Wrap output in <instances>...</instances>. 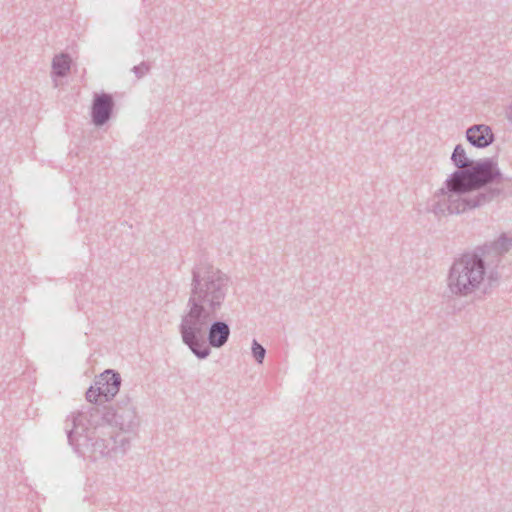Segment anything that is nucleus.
<instances>
[{"label": "nucleus", "instance_id": "obj_1", "mask_svg": "<svg viewBox=\"0 0 512 512\" xmlns=\"http://www.w3.org/2000/svg\"><path fill=\"white\" fill-rule=\"evenodd\" d=\"M499 175L496 165L492 161H484L474 168V172L455 173L449 181V187L453 191L465 192L477 189L492 181Z\"/></svg>", "mask_w": 512, "mask_h": 512}, {"label": "nucleus", "instance_id": "obj_2", "mask_svg": "<svg viewBox=\"0 0 512 512\" xmlns=\"http://www.w3.org/2000/svg\"><path fill=\"white\" fill-rule=\"evenodd\" d=\"M472 266L468 268L462 264L453 267L451 280H456V286L460 292H468L470 287H474L482 280L483 266L480 260L472 259Z\"/></svg>", "mask_w": 512, "mask_h": 512}, {"label": "nucleus", "instance_id": "obj_3", "mask_svg": "<svg viewBox=\"0 0 512 512\" xmlns=\"http://www.w3.org/2000/svg\"><path fill=\"white\" fill-rule=\"evenodd\" d=\"M98 390L103 395L104 398L114 396L118 390L120 385V378L117 374L107 370L103 374H101L98 382Z\"/></svg>", "mask_w": 512, "mask_h": 512}, {"label": "nucleus", "instance_id": "obj_4", "mask_svg": "<svg viewBox=\"0 0 512 512\" xmlns=\"http://www.w3.org/2000/svg\"><path fill=\"white\" fill-rule=\"evenodd\" d=\"M468 140L479 147H485L492 142L493 135L489 127L484 125L475 126L467 131Z\"/></svg>", "mask_w": 512, "mask_h": 512}, {"label": "nucleus", "instance_id": "obj_5", "mask_svg": "<svg viewBox=\"0 0 512 512\" xmlns=\"http://www.w3.org/2000/svg\"><path fill=\"white\" fill-rule=\"evenodd\" d=\"M111 106L109 96L102 95L96 98L93 106V119L96 124H103L108 119Z\"/></svg>", "mask_w": 512, "mask_h": 512}, {"label": "nucleus", "instance_id": "obj_6", "mask_svg": "<svg viewBox=\"0 0 512 512\" xmlns=\"http://www.w3.org/2000/svg\"><path fill=\"white\" fill-rule=\"evenodd\" d=\"M228 335H229V328L225 323H222V322L215 323L211 327L210 335H209L211 345H213L215 347L222 346L226 342Z\"/></svg>", "mask_w": 512, "mask_h": 512}, {"label": "nucleus", "instance_id": "obj_7", "mask_svg": "<svg viewBox=\"0 0 512 512\" xmlns=\"http://www.w3.org/2000/svg\"><path fill=\"white\" fill-rule=\"evenodd\" d=\"M70 68V59L66 55L57 56L53 62V69L58 75H64Z\"/></svg>", "mask_w": 512, "mask_h": 512}, {"label": "nucleus", "instance_id": "obj_8", "mask_svg": "<svg viewBox=\"0 0 512 512\" xmlns=\"http://www.w3.org/2000/svg\"><path fill=\"white\" fill-rule=\"evenodd\" d=\"M452 159L455 164L459 167H465L467 165V158L465 151L462 147L457 146L453 152Z\"/></svg>", "mask_w": 512, "mask_h": 512}, {"label": "nucleus", "instance_id": "obj_9", "mask_svg": "<svg viewBox=\"0 0 512 512\" xmlns=\"http://www.w3.org/2000/svg\"><path fill=\"white\" fill-rule=\"evenodd\" d=\"M252 352H253V355L255 357V359L261 363L264 356H265V349L260 345L258 344L257 342H254L253 343V347H252Z\"/></svg>", "mask_w": 512, "mask_h": 512}, {"label": "nucleus", "instance_id": "obj_10", "mask_svg": "<svg viewBox=\"0 0 512 512\" xmlns=\"http://www.w3.org/2000/svg\"><path fill=\"white\" fill-rule=\"evenodd\" d=\"M87 399L90 401V402H98L100 401V397L103 396L100 391L97 389H93V388H90L88 391H87Z\"/></svg>", "mask_w": 512, "mask_h": 512}, {"label": "nucleus", "instance_id": "obj_11", "mask_svg": "<svg viewBox=\"0 0 512 512\" xmlns=\"http://www.w3.org/2000/svg\"><path fill=\"white\" fill-rule=\"evenodd\" d=\"M183 338H184L185 342H188V335L186 332H183Z\"/></svg>", "mask_w": 512, "mask_h": 512}]
</instances>
